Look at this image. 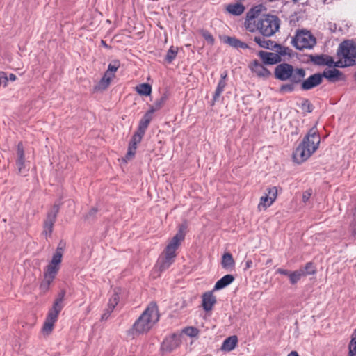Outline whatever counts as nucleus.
I'll return each mask as SVG.
<instances>
[{"instance_id":"nucleus-1","label":"nucleus","mask_w":356,"mask_h":356,"mask_svg":"<svg viewBox=\"0 0 356 356\" xmlns=\"http://www.w3.org/2000/svg\"><path fill=\"white\" fill-rule=\"evenodd\" d=\"M261 6L251 8L246 14L244 26L250 32L259 31L263 36L274 35L280 28V19L275 15H261Z\"/></svg>"},{"instance_id":"nucleus-2","label":"nucleus","mask_w":356,"mask_h":356,"mask_svg":"<svg viewBox=\"0 0 356 356\" xmlns=\"http://www.w3.org/2000/svg\"><path fill=\"white\" fill-rule=\"evenodd\" d=\"M320 142L321 138L316 128H312L293 152L294 161L300 164L307 161L317 150Z\"/></svg>"},{"instance_id":"nucleus-3","label":"nucleus","mask_w":356,"mask_h":356,"mask_svg":"<svg viewBox=\"0 0 356 356\" xmlns=\"http://www.w3.org/2000/svg\"><path fill=\"white\" fill-rule=\"evenodd\" d=\"M159 320V314L155 302H151L129 330L131 335L149 332Z\"/></svg>"},{"instance_id":"nucleus-4","label":"nucleus","mask_w":356,"mask_h":356,"mask_svg":"<svg viewBox=\"0 0 356 356\" xmlns=\"http://www.w3.org/2000/svg\"><path fill=\"white\" fill-rule=\"evenodd\" d=\"M64 252V244L60 243L53 254L49 264L46 266L44 272V280L40 284L42 291H46L49 289L50 284L56 277L60 269V265Z\"/></svg>"},{"instance_id":"nucleus-5","label":"nucleus","mask_w":356,"mask_h":356,"mask_svg":"<svg viewBox=\"0 0 356 356\" xmlns=\"http://www.w3.org/2000/svg\"><path fill=\"white\" fill-rule=\"evenodd\" d=\"M152 119V114L147 111L140 120L138 130L134 134L129 143L127 153L124 159L126 162L132 159L135 156L137 145L140 143Z\"/></svg>"},{"instance_id":"nucleus-6","label":"nucleus","mask_w":356,"mask_h":356,"mask_svg":"<svg viewBox=\"0 0 356 356\" xmlns=\"http://www.w3.org/2000/svg\"><path fill=\"white\" fill-rule=\"evenodd\" d=\"M305 76L303 69H294L291 65L287 63L279 64L275 69V76L281 81L290 80L293 83H300Z\"/></svg>"},{"instance_id":"nucleus-7","label":"nucleus","mask_w":356,"mask_h":356,"mask_svg":"<svg viewBox=\"0 0 356 356\" xmlns=\"http://www.w3.org/2000/svg\"><path fill=\"white\" fill-rule=\"evenodd\" d=\"M339 60L335 63L337 67H347L356 65V44L348 40L342 42L337 51Z\"/></svg>"},{"instance_id":"nucleus-8","label":"nucleus","mask_w":356,"mask_h":356,"mask_svg":"<svg viewBox=\"0 0 356 356\" xmlns=\"http://www.w3.org/2000/svg\"><path fill=\"white\" fill-rule=\"evenodd\" d=\"M293 44L300 50L311 49L316 44V39L309 31H300L297 32L293 39Z\"/></svg>"},{"instance_id":"nucleus-9","label":"nucleus","mask_w":356,"mask_h":356,"mask_svg":"<svg viewBox=\"0 0 356 356\" xmlns=\"http://www.w3.org/2000/svg\"><path fill=\"white\" fill-rule=\"evenodd\" d=\"M184 227H180L178 232L169 241L163 254L174 258L176 257V250L178 249L181 242L185 237V233L184 231Z\"/></svg>"},{"instance_id":"nucleus-10","label":"nucleus","mask_w":356,"mask_h":356,"mask_svg":"<svg viewBox=\"0 0 356 356\" xmlns=\"http://www.w3.org/2000/svg\"><path fill=\"white\" fill-rule=\"evenodd\" d=\"M182 334H173L166 337L161 345L163 353H171L177 349L182 343Z\"/></svg>"},{"instance_id":"nucleus-11","label":"nucleus","mask_w":356,"mask_h":356,"mask_svg":"<svg viewBox=\"0 0 356 356\" xmlns=\"http://www.w3.org/2000/svg\"><path fill=\"white\" fill-rule=\"evenodd\" d=\"M59 211V207L56 204L54 205L51 211L48 213L47 218L44 222L43 234L47 238L51 236L54 222Z\"/></svg>"},{"instance_id":"nucleus-12","label":"nucleus","mask_w":356,"mask_h":356,"mask_svg":"<svg viewBox=\"0 0 356 356\" xmlns=\"http://www.w3.org/2000/svg\"><path fill=\"white\" fill-rule=\"evenodd\" d=\"M16 166L19 174H25L29 170V165L24 159V150L22 143L17 145Z\"/></svg>"},{"instance_id":"nucleus-13","label":"nucleus","mask_w":356,"mask_h":356,"mask_svg":"<svg viewBox=\"0 0 356 356\" xmlns=\"http://www.w3.org/2000/svg\"><path fill=\"white\" fill-rule=\"evenodd\" d=\"M58 314V312H56L54 310H49L42 329V332L44 335L48 336L51 333L54 329V323L57 321Z\"/></svg>"},{"instance_id":"nucleus-14","label":"nucleus","mask_w":356,"mask_h":356,"mask_svg":"<svg viewBox=\"0 0 356 356\" xmlns=\"http://www.w3.org/2000/svg\"><path fill=\"white\" fill-rule=\"evenodd\" d=\"M322 82V75L314 74L302 82L301 88L304 90H310Z\"/></svg>"},{"instance_id":"nucleus-15","label":"nucleus","mask_w":356,"mask_h":356,"mask_svg":"<svg viewBox=\"0 0 356 356\" xmlns=\"http://www.w3.org/2000/svg\"><path fill=\"white\" fill-rule=\"evenodd\" d=\"M259 56H260L263 63L266 65H274L281 61V57L280 55L274 52L261 51L259 52Z\"/></svg>"},{"instance_id":"nucleus-16","label":"nucleus","mask_w":356,"mask_h":356,"mask_svg":"<svg viewBox=\"0 0 356 356\" xmlns=\"http://www.w3.org/2000/svg\"><path fill=\"white\" fill-rule=\"evenodd\" d=\"M250 67L252 72L255 73L258 76L268 77L270 74L269 70L257 60H254Z\"/></svg>"},{"instance_id":"nucleus-17","label":"nucleus","mask_w":356,"mask_h":356,"mask_svg":"<svg viewBox=\"0 0 356 356\" xmlns=\"http://www.w3.org/2000/svg\"><path fill=\"white\" fill-rule=\"evenodd\" d=\"M175 259L172 257L168 256L162 253L158 259L156 266L161 271L168 269L175 261Z\"/></svg>"},{"instance_id":"nucleus-18","label":"nucleus","mask_w":356,"mask_h":356,"mask_svg":"<svg viewBox=\"0 0 356 356\" xmlns=\"http://www.w3.org/2000/svg\"><path fill=\"white\" fill-rule=\"evenodd\" d=\"M216 303V298L212 292H207L202 296V307L205 311H210Z\"/></svg>"},{"instance_id":"nucleus-19","label":"nucleus","mask_w":356,"mask_h":356,"mask_svg":"<svg viewBox=\"0 0 356 356\" xmlns=\"http://www.w3.org/2000/svg\"><path fill=\"white\" fill-rule=\"evenodd\" d=\"M226 11L235 16L241 15L245 10L244 6L241 3H229L225 7Z\"/></svg>"},{"instance_id":"nucleus-20","label":"nucleus","mask_w":356,"mask_h":356,"mask_svg":"<svg viewBox=\"0 0 356 356\" xmlns=\"http://www.w3.org/2000/svg\"><path fill=\"white\" fill-rule=\"evenodd\" d=\"M238 339L236 336H231L227 338L222 343L221 350L225 352H230L234 350L237 344Z\"/></svg>"},{"instance_id":"nucleus-21","label":"nucleus","mask_w":356,"mask_h":356,"mask_svg":"<svg viewBox=\"0 0 356 356\" xmlns=\"http://www.w3.org/2000/svg\"><path fill=\"white\" fill-rule=\"evenodd\" d=\"M322 77H325L331 82H335L340 79L342 73L337 69L325 70L323 72Z\"/></svg>"},{"instance_id":"nucleus-22","label":"nucleus","mask_w":356,"mask_h":356,"mask_svg":"<svg viewBox=\"0 0 356 356\" xmlns=\"http://www.w3.org/2000/svg\"><path fill=\"white\" fill-rule=\"evenodd\" d=\"M113 79L111 76L104 74L101 80L95 86L94 90L96 92L105 90L109 86Z\"/></svg>"},{"instance_id":"nucleus-23","label":"nucleus","mask_w":356,"mask_h":356,"mask_svg":"<svg viewBox=\"0 0 356 356\" xmlns=\"http://www.w3.org/2000/svg\"><path fill=\"white\" fill-rule=\"evenodd\" d=\"M234 280V277L232 275H226L217 281L213 289L216 291L222 289L230 284Z\"/></svg>"},{"instance_id":"nucleus-24","label":"nucleus","mask_w":356,"mask_h":356,"mask_svg":"<svg viewBox=\"0 0 356 356\" xmlns=\"http://www.w3.org/2000/svg\"><path fill=\"white\" fill-rule=\"evenodd\" d=\"M224 42L234 48L247 49L248 44L241 42L234 37L226 36L224 38Z\"/></svg>"},{"instance_id":"nucleus-25","label":"nucleus","mask_w":356,"mask_h":356,"mask_svg":"<svg viewBox=\"0 0 356 356\" xmlns=\"http://www.w3.org/2000/svg\"><path fill=\"white\" fill-rule=\"evenodd\" d=\"M120 298V297L119 289H114L113 293L109 298L108 303V309L109 313H111L113 311L115 306L118 304Z\"/></svg>"},{"instance_id":"nucleus-26","label":"nucleus","mask_w":356,"mask_h":356,"mask_svg":"<svg viewBox=\"0 0 356 356\" xmlns=\"http://www.w3.org/2000/svg\"><path fill=\"white\" fill-rule=\"evenodd\" d=\"M221 264L222 268L232 270L234 266V260L232 255L229 252L225 253L222 257Z\"/></svg>"},{"instance_id":"nucleus-27","label":"nucleus","mask_w":356,"mask_h":356,"mask_svg":"<svg viewBox=\"0 0 356 356\" xmlns=\"http://www.w3.org/2000/svg\"><path fill=\"white\" fill-rule=\"evenodd\" d=\"M265 36H255L254 41L260 47L264 49H273L274 42L270 40L266 39Z\"/></svg>"},{"instance_id":"nucleus-28","label":"nucleus","mask_w":356,"mask_h":356,"mask_svg":"<svg viewBox=\"0 0 356 356\" xmlns=\"http://www.w3.org/2000/svg\"><path fill=\"white\" fill-rule=\"evenodd\" d=\"M65 295V291H61L58 293V297L55 300L53 307L51 309V310H54L58 313L60 312V311L62 310V309L63 307V301L64 300Z\"/></svg>"},{"instance_id":"nucleus-29","label":"nucleus","mask_w":356,"mask_h":356,"mask_svg":"<svg viewBox=\"0 0 356 356\" xmlns=\"http://www.w3.org/2000/svg\"><path fill=\"white\" fill-rule=\"evenodd\" d=\"M167 99L165 95H163L159 99H156L154 103L149 106L148 111L153 114L155 111L160 110L165 104Z\"/></svg>"},{"instance_id":"nucleus-30","label":"nucleus","mask_w":356,"mask_h":356,"mask_svg":"<svg viewBox=\"0 0 356 356\" xmlns=\"http://www.w3.org/2000/svg\"><path fill=\"white\" fill-rule=\"evenodd\" d=\"M136 91L140 95L149 96L152 92V87L149 83H141L136 86Z\"/></svg>"},{"instance_id":"nucleus-31","label":"nucleus","mask_w":356,"mask_h":356,"mask_svg":"<svg viewBox=\"0 0 356 356\" xmlns=\"http://www.w3.org/2000/svg\"><path fill=\"white\" fill-rule=\"evenodd\" d=\"M305 275V271L300 268L296 271L291 272L290 274H289V277L291 284H296L302 276Z\"/></svg>"},{"instance_id":"nucleus-32","label":"nucleus","mask_w":356,"mask_h":356,"mask_svg":"<svg viewBox=\"0 0 356 356\" xmlns=\"http://www.w3.org/2000/svg\"><path fill=\"white\" fill-rule=\"evenodd\" d=\"M120 67V62L118 60H113L111 63H109L108 66V69L104 73L105 74L108 75L109 76H111L112 78L115 77V72L118 70Z\"/></svg>"},{"instance_id":"nucleus-33","label":"nucleus","mask_w":356,"mask_h":356,"mask_svg":"<svg viewBox=\"0 0 356 356\" xmlns=\"http://www.w3.org/2000/svg\"><path fill=\"white\" fill-rule=\"evenodd\" d=\"M348 356L356 355V329L352 334L351 340L348 346Z\"/></svg>"},{"instance_id":"nucleus-34","label":"nucleus","mask_w":356,"mask_h":356,"mask_svg":"<svg viewBox=\"0 0 356 356\" xmlns=\"http://www.w3.org/2000/svg\"><path fill=\"white\" fill-rule=\"evenodd\" d=\"M273 202L270 200V198H268L266 195H263L260 198V202L258 204V209L259 211L265 210L268 207H269Z\"/></svg>"},{"instance_id":"nucleus-35","label":"nucleus","mask_w":356,"mask_h":356,"mask_svg":"<svg viewBox=\"0 0 356 356\" xmlns=\"http://www.w3.org/2000/svg\"><path fill=\"white\" fill-rule=\"evenodd\" d=\"M273 49H275L277 54L281 56H286L290 54V49L288 47H282L277 44H273Z\"/></svg>"},{"instance_id":"nucleus-36","label":"nucleus","mask_w":356,"mask_h":356,"mask_svg":"<svg viewBox=\"0 0 356 356\" xmlns=\"http://www.w3.org/2000/svg\"><path fill=\"white\" fill-rule=\"evenodd\" d=\"M177 51V47H175L173 46L170 47L165 56L166 61L169 63H172V61L176 58Z\"/></svg>"},{"instance_id":"nucleus-37","label":"nucleus","mask_w":356,"mask_h":356,"mask_svg":"<svg viewBox=\"0 0 356 356\" xmlns=\"http://www.w3.org/2000/svg\"><path fill=\"white\" fill-rule=\"evenodd\" d=\"M225 86H226L225 81L220 80V81L218 82V86L216 88L214 96H213L214 101H216V99L220 97L221 93L223 92Z\"/></svg>"},{"instance_id":"nucleus-38","label":"nucleus","mask_w":356,"mask_h":356,"mask_svg":"<svg viewBox=\"0 0 356 356\" xmlns=\"http://www.w3.org/2000/svg\"><path fill=\"white\" fill-rule=\"evenodd\" d=\"M183 333L190 337H195L199 334V330L194 327H187L183 330Z\"/></svg>"},{"instance_id":"nucleus-39","label":"nucleus","mask_w":356,"mask_h":356,"mask_svg":"<svg viewBox=\"0 0 356 356\" xmlns=\"http://www.w3.org/2000/svg\"><path fill=\"white\" fill-rule=\"evenodd\" d=\"M268 198L270 199L273 202L277 196V189L275 186H273L268 189V193L265 194Z\"/></svg>"},{"instance_id":"nucleus-40","label":"nucleus","mask_w":356,"mask_h":356,"mask_svg":"<svg viewBox=\"0 0 356 356\" xmlns=\"http://www.w3.org/2000/svg\"><path fill=\"white\" fill-rule=\"evenodd\" d=\"M302 270L305 271V275H313L316 272L315 267L312 263H307Z\"/></svg>"},{"instance_id":"nucleus-41","label":"nucleus","mask_w":356,"mask_h":356,"mask_svg":"<svg viewBox=\"0 0 356 356\" xmlns=\"http://www.w3.org/2000/svg\"><path fill=\"white\" fill-rule=\"evenodd\" d=\"M202 37L211 44H213L214 38L212 35L207 31L202 30L200 31Z\"/></svg>"},{"instance_id":"nucleus-42","label":"nucleus","mask_w":356,"mask_h":356,"mask_svg":"<svg viewBox=\"0 0 356 356\" xmlns=\"http://www.w3.org/2000/svg\"><path fill=\"white\" fill-rule=\"evenodd\" d=\"M301 108L303 111L307 112V113H311L312 111V105L311 104V103L308 101V100H305L302 103V106H301Z\"/></svg>"},{"instance_id":"nucleus-43","label":"nucleus","mask_w":356,"mask_h":356,"mask_svg":"<svg viewBox=\"0 0 356 356\" xmlns=\"http://www.w3.org/2000/svg\"><path fill=\"white\" fill-rule=\"evenodd\" d=\"M312 195V191L311 189L307 190L302 193V200L304 203H307L310 199Z\"/></svg>"},{"instance_id":"nucleus-44","label":"nucleus","mask_w":356,"mask_h":356,"mask_svg":"<svg viewBox=\"0 0 356 356\" xmlns=\"http://www.w3.org/2000/svg\"><path fill=\"white\" fill-rule=\"evenodd\" d=\"M293 90V86L292 84H285V85H283L281 88H280V90L282 91V92H291Z\"/></svg>"},{"instance_id":"nucleus-45","label":"nucleus","mask_w":356,"mask_h":356,"mask_svg":"<svg viewBox=\"0 0 356 356\" xmlns=\"http://www.w3.org/2000/svg\"><path fill=\"white\" fill-rule=\"evenodd\" d=\"M325 56H319L314 60L315 63L318 65H325Z\"/></svg>"},{"instance_id":"nucleus-46","label":"nucleus","mask_w":356,"mask_h":356,"mask_svg":"<svg viewBox=\"0 0 356 356\" xmlns=\"http://www.w3.org/2000/svg\"><path fill=\"white\" fill-rule=\"evenodd\" d=\"M325 65L332 66L334 62L332 57L328 56H325Z\"/></svg>"},{"instance_id":"nucleus-47","label":"nucleus","mask_w":356,"mask_h":356,"mask_svg":"<svg viewBox=\"0 0 356 356\" xmlns=\"http://www.w3.org/2000/svg\"><path fill=\"white\" fill-rule=\"evenodd\" d=\"M276 273H279V274L284 275H288V276H289V274L291 273L287 270H285V269H283V268H278L277 270Z\"/></svg>"},{"instance_id":"nucleus-48","label":"nucleus","mask_w":356,"mask_h":356,"mask_svg":"<svg viewBox=\"0 0 356 356\" xmlns=\"http://www.w3.org/2000/svg\"><path fill=\"white\" fill-rule=\"evenodd\" d=\"M245 269H248V268H251L252 266V260H250V259L247 260L245 261Z\"/></svg>"},{"instance_id":"nucleus-49","label":"nucleus","mask_w":356,"mask_h":356,"mask_svg":"<svg viewBox=\"0 0 356 356\" xmlns=\"http://www.w3.org/2000/svg\"><path fill=\"white\" fill-rule=\"evenodd\" d=\"M110 314L111 313L108 312V309L107 308L106 309V312H105L104 314H102V320H106L108 318Z\"/></svg>"},{"instance_id":"nucleus-50","label":"nucleus","mask_w":356,"mask_h":356,"mask_svg":"<svg viewBox=\"0 0 356 356\" xmlns=\"http://www.w3.org/2000/svg\"><path fill=\"white\" fill-rule=\"evenodd\" d=\"M9 80L14 81L16 80V76L14 74H10L9 77H8Z\"/></svg>"},{"instance_id":"nucleus-51","label":"nucleus","mask_w":356,"mask_h":356,"mask_svg":"<svg viewBox=\"0 0 356 356\" xmlns=\"http://www.w3.org/2000/svg\"><path fill=\"white\" fill-rule=\"evenodd\" d=\"M287 356H299L296 351H291Z\"/></svg>"},{"instance_id":"nucleus-52","label":"nucleus","mask_w":356,"mask_h":356,"mask_svg":"<svg viewBox=\"0 0 356 356\" xmlns=\"http://www.w3.org/2000/svg\"><path fill=\"white\" fill-rule=\"evenodd\" d=\"M227 76V74L226 72L221 74V79H220V80L225 81V79H226Z\"/></svg>"},{"instance_id":"nucleus-53","label":"nucleus","mask_w":356,"mask_h":356,"mask_svg":"<svg viewBox=\"0 0 356 356\" xmlns=\"http://www.w3.org/2000/svg\"><path fill=\"white\" fill-rule=\"evenodd\" d=\"M101 44L106 48H108V46L104 40H101Z\"/></svg>"},{"instance_id":"nucleus-54","label":"nucleus","mask_w":356,"mask_h":356,"mask_svg":"<svg viewBox=\"0 0 356 356\" xmlns=\"http://www.w3.org/2000/svg\"><path fill=\"white\" fill-rule=\"evenodd\" d=\"M96 212H97V210H96V209H92V211H90V213H91V214H95Z\"/></svg>"}]
</instances>
